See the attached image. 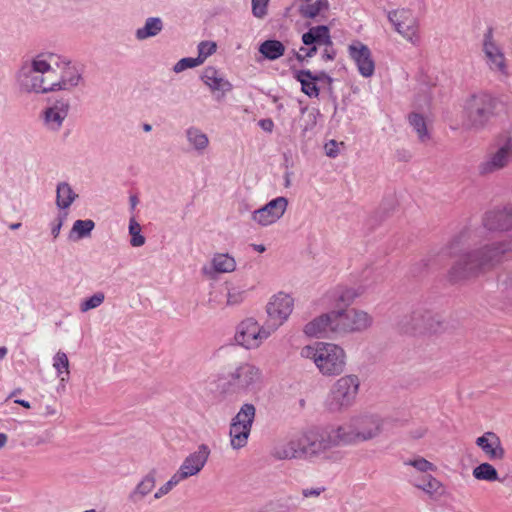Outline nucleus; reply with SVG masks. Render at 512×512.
Listing matches in <instances>:
<instances>
[{
	"instance_id": "nucleus-1",
	"label": "nucleus",
	"mask_w": 512,
	"mask_h": 512,
	"mask_svg": "<svg viewBox=\"0 0 512 512\" xmlns=\"http://www.w3.org/2000/svg\"><path fill=\"white\" fill-rule=\"evenodd\" d=\"M386 419L375 413H362L335 427L340 446L355 445L378 437L383 431Z\"/></svg>"
},
{
	"instance_id": "nucleus-2",
	"label": "nucleus",
	"mask_w": 512,
	"mask_h": 512,
	"mask_svg": "<svg viewBox=\"0 0 512 512\" xmlns=\"http://www.w3.org/2000/svg\"><path fill=\"white\" fill-rule=\"evenodd\" d=\"M300 355L313 361L319 372L324 376H337L345 370L346 353L337 344L317 342L313 345L304 346Z\"/></svg>"
},
{
	"instance_id": "nucleus-3",
	"label": "nucleus",
	"mask_w": 512,
	"mask_h": 512,
	"mask_svg": "<svg viewBox=\"0 0 512 512\" xmlns=\"http://www.w3.org/2000/svg\"><path fill=\"white\" fill-rule=\"evenodd\" d=\"M495 106V99L488 93L471 95L463 106L464 126L472 130L483 129L494 115Z\"/></svg>"
},
{
	"instance_id": "nucleus-4",
	"label": "nucleus",
	"mask_w": 512,
	"mask_h": 512,
	"mask_svg": "<svg viewBox=\"0 0 512 512\" xmlns=\"http://www.w3.org/2000/svg\"><path fill=\"white\" fill-rule=\"evenodd\" d=\"M360 388L357 375L349 374L340 377L332 385L326 402L330 412H342L354 405Z\"/></svg>"
},
{
	"instance_id": "nucleus-5",
	"label": "nucleus",
	"mask_w": 512,
	"mask_h": 512,
	"mask_svg": "<svg viewBox=\"0 0 512 512\" xmlns=\"http://www.w3.org/2000/svg\"><path fill=\"white\" fill-rule=\"evenodd\" d=\"M336 436L335 428L327 431L309 429L300 432L303 459L320 457L328 450L340 446Z\"/></svg>"
},
{
	"instance_id": "nucleus-6",
	"label": "nucleus",
	"mask_w": 512,
	"mask_h": 512,
	"mask_svg": "<svg viewBox=\"0 0 512 512\" xmlns=\"http://www.w3.org/2000/svg\"><path fill=\"white\" fill-rule=\"evenodd\" d=\"M512 164V132L502 138L479 163V175L488 176L508 168Z\"/></svg>"
},
{
	"instance_id": "nucleus-7",
	"label": "nucleus",
	"mask_w": 512,
	"mask_h": 512,
	"mask_svg": "<svg viewBox=\"0 0 512 512\" xmlns=\"http://www.w3.org/2000/svg\"><path fill=\"white\" fill-rule=\"evenodd\" d=\"M274 332L275 327H271L270 323L260 325L250 317L238 324L234 338L245 349H257Z\"/></svg>"
},
{
	"instance_id": "nucleus-8",
	"label": "nucleus",
	"mask_w": 512,
	"mask_h": 512,
	"mask_svg": "<svg viewBox=\"0 0 512 512\" xmlns=\"http://www.w3.org/2000/svg\"><path fill=\"white\" fill-rule=\"evenodd\" d=\"M334 312V335L363 332L373 323L372 316L363 310L353 308L334 310Z\"/></svg>"
},
{
	"instance_id": "nucleus-9",
	"label": "nucleus",
	"mask_w": 512,
	"mask_h": 512,
	"mask_svg": "<svg viewBox=\"0 0 512 512\" xmlns=\"http://www.w3.org/2000/svg\"><path fill=\"white\" fill-rule=\"evenodd\" d=\"M388 20L395 31L413 46L421 42L420 23L414 16L413 11L408 8L394 9L388 12Z\"/></svg>"
},
{
	"instance_id": "nucleus-10",
	"label": "nucleus",
	"mask_w": 512,
	"mask_h": 512,
	"mask_svg": "<svg viewBox=\"0 0 512 512\" xmlns=\"http://www.w3.org/2000/svg\"><path fill=\"white\" fill-rule=\"evenodd\" d=\"M262 380L261 369L249 362L241 363L229 374L230 384L238 391L245 393L258 391Z\"/></svg>"
},
{
	"instance_id": "nucleus-11",
	"label": "nucleus",
	"mask_w": 512,
	"mask_h": 512,
	"mask_svg": "<svg viewBox=\"0 0 512 512\" xmlns=\"http://www.w3.org/2000/svg\"><path fill=\"white\" fill-rule=\"evenodd\" d=\"M47 65L39 56L35 57L31 63L23 65L18 76L21 87L28 92L46 93L47 88L44 85L41 69H45Z\"/></svg>"
},
{
	"instance_id": "nucleus-12",
	"label": "nucleus",
	"mask_w": 512,
	"mask_h": 512,
	"mask_svg": "<svg viewBox=\"0 0 512 512\" xmlns=\"http://www.w3.org/2000/svg\"><path fill=\"white\" fill-rule=\"evenodd\" d=\"M288 199L284 196L276 197L264 206L251 213V220L260 227H268L277 223L285 214Z\"/></svg>"
},
{
	"instance_id": "nucleus-13",
	"label": "nucleus",
	"mask_w": 512,
	"mask_h": 512,
	"mask_svg": "<svg viewBox=\"0 0 512 512\" xmlns=\"http://www.w3.org/2000/svg\"><path fill=\"white\" fill-rule=\"evenodd\" d=\"M294 306L293 298L285 293L274 295L266 306L267 323L275 327V331L288 319Z\"/></svg>"
},
{
	"instance_id": "nucleus-14",
	"label": "nucleus",
	"mask_w": 512,
	"mask_h": 512,
	"mask_svg": "<svg viewBox=\"0 0 512 512\" xmlns=\"http://www.w3.org/2000/svg\"><path fill=\"white\" fill-rule=\"evenodd\" d=\"M483 269L474 251L462 254L449 271V278L453 282H459L478 275Z\"/></svg>"
},
{
	"instance_id": "nucleus-15",
	"label": "nucleus",
	"mask_w": 512,
	"mask_h": 512,
	"mask_svg": "<svg viewBox=\"0 0 512 512\" xmlns=\"http://www.w3.org/2000/svg\"><path fill=\"white\" fill-rule=\"evenodd\" d=\"M200 78L218 102L222 101L226 94L233 89L232 83L225 78L220 70L213 66L204 68Z\"/></svg>"
},
{
	"instance_id": "nucleus-16",
	"label": "nucleus",
	"mask_w": 512,
	"mask_h": 512,
	"mask_svg": "<svg viewBox=\"0 0 512 512\" xmlns=\"http://www.w3.org/2000/svg\"><path fill=\"white\" fill-rule=\"evenodd\" d=\"M210 448L206 444L198 446L197 450L190 453L176 471L179 476L186 480L197 475L205 466L210 456Z\"/></svg>"
},
{
	"instance_id": "nucleus-17",
	"label": "nucleus",
	"mask_w": 512,
	"mask_h": 512,
	"mask_svg": "<svg viewBox=\"0 0 512 512\" xmlns=\"http://www.w3.org/2000/svg\"><path fill=\"white\" fill-rule=\"evenodd\" d=\"M348 53L363 77L368 78L374 74L375 63L371 50L367 45L360 41H355L348 46Z\"/></svg>"
},
{
	"instance_id": "nucleus-18",
	"label": "nucleus",
	"mask_w": 512,
	"mask_h": 512,
	"mask_svg": "<svg viewBox=\"0 0 512 512\" xmlns=\"http://www.w3.org/2000/svg\"><path fill=\"white\" fill-rule=\"evenodd\" d=\"M483 53L490 70L501 75H507V65L504 53L500 47L493 41L491 32L484 36Z\"/></svg>"
},
{
	"instance_id": "nucleus-19",
	"label": "nucleus",
	"mask_w": 512,
	"mask_h": 512,
	"mask_svg": "<svg viewBox=\"0 0 512 512\" xmlns=\"http://www.w3.org/2000/svg\"><path fill=\"white\" fill-rule=\"evenodd\" d=\"M511 250V244L507 241H501L485 245L479 250H475L483 269L490 268L500 263L504 255Z\"/></svg>"
},
{
	"instance_id": "nucleus-20",
	"label": "nucleus",
	"mask_w": 512,
	"mask_h": 512,
	"mask_svg": "<svg viewBox=\"0 0 512 512\" xmlns=\"http://www.w3.org/2000/svg\"><path fill=\"white\" fill-rule=\"evenodd\" d=\"M42 58L44 64H48L45 69H41L43 73L44 85L49 91H59V63H61V56L54 53H47L38 55Z\"/></svg>"
},
{
	"instance_id": "nucleus-21",
	"label": "nucleus",
	"mask_w": 512,
	"mask_h": 512,
	"mask_svg": "<svg viewBox=\"0 0 512 512\" xmlns=\"http://www.w3.org/2000/svg\"><path fill=\"white\" fill-rule=\"evenodd\" d=\"M300 433L279 443L272 449V456L278 460L303 459Z\"/></svg>"
},
{
	"instance_id": "nucleus-22",
	"label": "nucleus",
	"mask_w": 512,
	"mask_h": 512,
	"mask_svg": "<svg viewBox=\"0 0 512 512\" xmlns=\"http://www.w3.org/2000/svg\"><path fill=\"white\" fill-rule=\"evenodd\" d=\"M334 314L333 310L312 319L304 326L303 332L307 336L315 338L327 337L329 333L334 334Z\"/></svg>"
},
{
	"instance_id": "nucleus-23",
	"label": "nucleus",
	"mask_w": 512,
	"mask_h": 512,
	"mask_svg": "<svg viewBox=\"0 0 512 512\" xmlns=\"http://www.w3.org/2000/svg\"><path fill=\"white\" fill-rule=\"evenodd\" d=\"M59 88L60 90H71L78 86L82 80V73L65 57L61 56V63H59Z\"/></svg>"
},
{
	"instance_id": "nucleus-24",
	"label": "nucleus",
	"mask_w": 512,
	"mask_h": 512,
	"mask_svg": "<svg viewBox=\"0 0 512 512\" xmlns=\"http://www.w3.org/2000/svg\"><path fill=\"white\" fill-rule=\"evenodd\" d=\"M156 485V470L152 469L145 474L135 487L129 492L127 499L132 504H139L153 491Z\"/></svg>"
},
{
	"instance_id": "nucleus-25",
	"label": "nucleus",
	"mask_w": 512,
	"mask_h": 512,
	"mask_svg": "<svg viewBox=\"0 0 512 512\" xmlns=\"http://www.w3.org/2000/svg\"><path fill=\"white\" fill-rule=\"evenodd\" d=\"M410 318L416 329L435 331L441 324L440 316L424 307L415 308Z\"/></svg>"
},
{
	"instance_id": "nucleus-26",
	"label": "nucleus",
	"mask_w": 512,
	"mask_h": 512,
	"mask_svg": "<svg viewBox=\"0 0 512 512\" xmlns=\"http://www.w3.org/2000/svg\"><path fill=\"white\" fill-rule=\"evenodd\" d=\"M484 226L490 231H508L512 229L511 216L508 207L486 213Z\"/></svg>"
},
{
	"instance_id": "nucleus-27",
	"label": "nucleus",
	"mask_w": 512,
	"mask_h": 512,
	"mask_svg": "<svg viewBox=\"0 0 512 512\" xmlns=\"http://www.w3.org/2000/svg\"><path fill=\"white\" fill-rule=\"evenodd\" d=\"M69 111V102L67 100L56 101L51 107L47 108L44 114L45 123L51 130H58L67 117Z\"/></svg>"
},
{
	"instance_id": "nucleus-28",
	"label": "nucleus",
	"mask_w": 512,
	"mask_h": 512,
	"mask_svg": "<svg viewBox=\"0 0 512 512\" xmlns=\"http://www.w3.org/2000/svg\"><path fill=\"white\" fill-rule=\"evenodd\" d=\"M476 445L482 449V451L491 460L502 459L504 456V450L501 446L499 437L493 432H486L482 436L476 439Z\"/></svg>"
},
{
	"instance_id": "nucleus-29",
	"label": "nucleus",
	"mask_w": 512,
	"mask_h": 512,
	"mask_svg": "<svg viewBox=\"0 0 512 512\" xmlns=\"http://www.w3.org/2000/svg\"><path fill=\"white\" fill-rule=\"evenodd\" d=\"M185 138L190 148L202 155L209 146V138L200 128L191 126L185 130Z\"/></svg>"
},
{
	"instance_id": "nucleus-30",
	"label": "nucleus",
	"mask_w": 512,
	"mask_h": 512,
	"mask_svg": "<svg viewBox=\"0 0 512 512\" xmlns=\"http://www.w3.org/2000/svg\"><path fill=\"white\" fill-rule=\"evenodd\" d=\"M163 28L164 23L160 17H149L142 27L136 29L135 37L139 41H144L160 34Z\"/></svg>"
},
{
	"instance_id": "nucleus-31",
	"label": "nucleus",
	"mask_w": 512,
	"mask_h": 512,
	"mask_svg": "<svg viewBox=\"0 0 512 512\" xmlns=\"http://www.w3.org/2000/svg\"><path fill=\"white\" fill-rule=\"evenodd\" d=\"M250 433V428L231 421L229 429L231 447L235 450L245 447Z\"/></svg>"
},
{
	"instance_id": "nucleus-32",
	"label": "nucleus",
	"mask_w": 512,
	"mask_h": 512,
	"mask_svg": "<svg viewBox=\"0 0 512 512\" xmlns=\"http://www.w3.org/2000/svg\"><path fill=\"white\" fill-rule=\"evenodd\" d=\"M78 198L71 185L67 182H60L56 188V206L61 210L68 209Z\"/></svg>"
},
{
	"instance_id": "nucleus-33",
	"label": "nucleus",
	"mask_w": 512,
	"mask_h": 512,
	"mask_svg": "<svg viewBox=\"0 0 512 512\" xmlns=\"http://www.w3.org/2000/svg\"><path fill=\"white\" fill-rule=\"evenodd\" d=\"M300 13L305 18H315L323 15L329 9L328 0H303Z\"/></svg>"
},
{
	"instance_id": "nucleus-34",
	"label": "nucleus",
	"mask_w": 512,
	"mask_h": 512,
	"mask_svg": "<svg viewBox=\"0 0 512 512\" xmlns=\"http://www.w3.org/2000/svg\"><path fill=\"white\" fill-rule=\"evenodd\" d=\"M295 78L301 83L302 91L309 97H318L319 89L316 85L317 78L310 70L296 72Z\"/></svg>"
},
{
	"instance_id": "nucleus-35",
	"label": "nucleus",
	"mask_w": 512,
	"mask_h": 512,
	"mask_svg": "<svg viewBox=\"0 0 512 512\" xmlns=\"http://www.w3.org/2000/svg\"><path fill=\"white\" fill-rule=\"evenodd\" d=\"M259 52L269 60H276L284 55L285 46L278 40H266L260 45Z\"/></svg>"
},
{
	"instance_id": "nucleus-36",
	"label": "nucleus",
	"mask_w": 512,
	"mask_h": 512,
	"mask_svg": "<svg viewBox=\"0 0 512 512\" xmlns=\"http://www.w3.org/2000/svg\"><path fill=\"white\" fill-rule=\"evenodd\" d=\"M256 416V408L251 403L243 404L237 414L231 419L235 423L246 426L252 429V425L254 423Z\"/></svg>"
},
{
	"instance_id": "nucleus-37",
	"label": "nucleus",
	"mask_w": 512,
	"mask_h": 512,
	"mask_svg": "<svg viewBox=\"0 0 512 512\" xmlns=\"http://www.w3.org/2000/svg\"><path fill=\"white\" fill-rule=\"evenodd\" d=\"M95 227L94 221L87 220H76L69 233V239L76 241L90 236L92 230Z\"/></svg>"
},
{
	"instance_id": "nucleus-38",
	"label": "nucleus",
	"mask_w": 512,
	"mask_h": 512,
	"mask_svg": "<svg viewBox=\"0 0 512 512\" xmlns=\"http://www.w3.org/2000/svg\"><path fill=\"white\" fill-rule=\"evenodd\" d=\"M212 267L218 273H230L236 269V261L229 254L217 253L212 259Z\"/></svg>"
},
{
	"instance_id": "nucleus-39",
	"label": "nucleus",
	"mask_w": 512,
	"mask_h": 512,
	"mask_svg": "<svg viewBox=\"0 0 512 512\" xmlns=\"http://www.w3.org/2000/svg\"><path fill=\"white\" fill-rule=\"evenodd\" d=\"M409 124L416 132L418 139L421 142H426L430 139L428 127L425 118L418 113H411L408 116Z\"/></svg>"
},
{
	"instance_id": "nucleus-40",
	"label": "nucleus",
	"mask_w": 512,
	"mask_h": 512,
	"mask_svg": "<svg viewBox=\"0 0 512 512\" xmlns=\"http://www.w3.org/2000/svg\"><path fill=\"white\" fill-rule=\"evenodd\" d=\"M297 509L298 503L293 496L279 498L267 505L268 512H295Z\"/></svg>"
},
{
	"instance_id": "nucleus-41",
	"label": "nucleus",
	"mask_w": 512,
	"mask_h": 512,
	"mask_svg": "<svg viewBox=\"0 0 512 512\" xmlns=\"http://www.w3.org/2000/svg\"><path fill=\"white\" fill-rule=\"evenodd\" d=\"M415 486L431 497L442 494V483L432 475L424 476L422 482L416 483Z\"/></svg>"
},
{
	"instance_id": "nucleus-42",
	"label": "nucleus",
	"mask_w": 512,
	"mask_h": 512,
	"mask_svg": "<svg viewBox=\"0 0 512 512\" xmlns=\"http://www.w3.org/2000/svg\"><path fill=\"white\" fill-rule=\"evenodd\" d=\"M473 476L478 480L497 481L498 472L489 463H482L473 469Z\"/></svg>"
},
{
	"instance_id": "nucleus-43",
	"label": "nucleus",
	"mask_w": 512,
	"mask_h": 512,
	"mask_svg": "<svg viewBox=\"0 0 512 512\" xmlns=\"http://www.w3.org/2000/svg\"><path fill=\"white\" fill-rule=\"evenodd\" d=\"M53 367L55 368L57 375L60 377L61 381H65V377L69 375V359L65 352L58 351L53 357Z\"/></svg>"
},
{
	"instance_id": "nucleus-44",
	"label": "nucleus",
	"mask_w": 512,
	"mask_h": 512,
	"mask_svg": "<svg viewBox=\"0 0 512 512\" xmlns=\"http://www.w3.org/2000/svg\"><path fill=\"white\" fill-rule=\"evenodd\" d=\"M227 300L226 305L227 306H236L243 302V300L246 297L247 291L239 286L234 285H228L227 286Z\"/></svg>"
},
{
	"instance_id": "nucleus-45",
	"label": "nucleus",
	"mask_w": 512,
	"mask_h": 512,
	"mask_svg": "<svg viewBox=\"0 0 512 512\" xmlns=\"http://www.w3.org/2000/svg\"><path fill=\"white\" fill-rule=\"evenodd\" d=\"M129 234L131 235V246L140 247L145 244V237L141 234V226L135 218H131L129 221Z\"/></svg>"
},
{
	"instance_id": "nucleus-46",
	"label": "nucleus",
	"mask_w": 512,
	"mask_h": 512,
	"mask_svg": "<svg viewBox=\"0 0 512 512\" xmlns=\"http://www.w3.org/2000/svg\"><path fill=\"white\" fill-rule=\"evenodd\" d=\"M334 293L336 300L345 305L351 304L360 295L354 288L345 287L337 288Z\"/></svg>"
},
{
	"instance_id": "nucleus-47",
	"label": "nucleus",
	"mask_w": 512,
	"mask_h": 512,
	"mask_svg": "<svg viewBox=\"0 0 512 512\" xmlns=\"http://www.w3.org/2000/svg\"><path fill=\"white\" fill-rule=\"evenodd\" d=\"M182 481L184 480L179 476L177 472H175L166 483L157 489L154 494V499H161Z\"/></svg>"
},
{
	"instance_id": "nucleus-48",
	"label": "nucleus",
	"mask_w": 512,
	"mask_h": 512,
	"mask_svg": "<svg viewBox=\"0 0 512 512\" xmlns=\"http://www.w3.org/2000/svg\"><path fill=\"white\" fill-rule=\"evenodd\" d=\"M104 300H105L104 293L103 292H96L91 297L83 300L80 303V306H79L80 311L82 313H86L89 310L95 309V308L99 307L104 302Z\"/></svg>"
},
{
	"instance_id": "nucleus-49",
	"label": "nucleus",
	"mask_w": 512,
	"mask_h": 512,
	"mask_svg": "<svg viewBox=\"0 0 512 512\" xmlns=\"http://www.w3.org/2000/svg\"><path fill=\"white\" fill-rule=\"evenodd\" d=\"M217 45L213 41H202L198 44V62L202 64L209 56L216 52Z\"/></svg>"
},
{
	"instance_id": "nucleus-50",
	"label": "nucleus",
	"mask_w": 512,
	"mask_h": 512,
	"mask_svg": "<svg viewBox=\"0 0 512 512\" xmlns=\"http://www.w3.org/2000/svg\"><path fill=\"white\" fill-rule=\"evenodd\" d=\"M313 36L317 44L331 45L332 41L327 26L320 25L311 28Z\"/></svg>"
},
{
	"instance_id": "nucleus-51",
	"label": "nucleus",
	"mask_w": 512,
	"mask_h": 512,
	"mask_svg": "<svg viewBox=\"0 0 512 512\" xmlns=\"http://www.w3.org/2000/svg\"><path fill=\"white\" fill-rule=\"evenodd\" d=\"M405 464L413 466L418 471L424 473L436 470V466L433 463L429 462L428 460L422 457H417L415 459L409 460L405 462Z\"/></svg>"
},
{
	"instance_id": "nucleus-52",
	"label": "nucleus",
	"mask_w": 512,
	"mask_h": 512,
	"mask_svg": "<svg viewBox=\"0 0 512 512\" xmlns=\"http://www.w3.org/2000/svg\"><path fill=\"white\" fill-rule=\"evenodd\" d=\"M473 235V231L471 230H465L463 232H461L459 235H457L450 243L448 249H449V254H452L456 251V249L460 246V245H464L466 244L472 237Z\"/></svg>"
},
{
	"instance_id": "nucleus-53",
	"label": "nucleus",
	"mask_w": 512,
	"mask_h": 512,
	"mask_svg": "<svg viewBox=\"0 0 512 512\" xmlns=\"http://www.w3.org/2000/svg\"><path fill=\"white\" fill-rule=\"evenodd\" d=\"M201 65L196 58H182L179 60L173 67V71L175 73H180L188 68H194L196 66Z\"/></svg>"
},
{
	"instance_id": "nucleus-54",
	"label": "nucleus",
	"mask_w": 512,
	"mask_h": 512,
	"mask_svg": "<svg viewBox=\"0 0 512 512\" xmlns=\"http://www.w3.org/2000/svg\"><path fill=\"white\" fill-rule=\"evenodd\" d=\"M68 213L66 211L59 213L56 219L51 223V234L56 239L61 231V228L67 219Z\"/></svg>"
},
{
	"instance_id": "nucleus-55",
	"label": "nucleus",
	"mask_w": 512,
	"mask_h": 512,
	"mask_svg": "<svg viewBox=\"0 0 512 512\" xmlns=\"http://www.w3.org/2000/svg\"><path fill=\"white\" fill-rule=\"evenodd\" d=\"M269 0H252V13L257 18H263L267 13Z\"/></svg>"
},
{
	"instance_id": "nucleus-56",
	"label": "nucleus",
	"mask_w": 512,
	"mask_h": 512,
	"mask_svg": "<svg viewBox=\"0 0 512 512\" xmlns=\"http://www.w3.org/2000/svg\"><path fill=\"white\" fill-rule=\"evenodd\" d=\"M325 491V487L318 486L312 488H304L301 493L304 498H317Z\"/></svg>"
},
{
	"instance_id": "nucleus-57",
	"label": "nucleus",
	"mask_w": 512,
	"mask_h": 512,
	"mask_svg": "<svg viewBox=\"0 0 512 512\" xmlns=\"http://www.w3.org/2000/svg\"><path fill=\"white\" fill-rule=\"evenodd\" d=\"M324 149L328 157L335 158L339 154L338 143L335 140H330L326 143Z\"/></svg>"
},
{
	"instance_id": "nucleus-58",
	"label": "nucleus",
	"mask_w": 512,
	"mask_h": 512,
	"mask_svg": "<svg viewBox=\"0 0 512 512\" xmlns=\"http://www.w3.org/2000/svg\"><path fill=\"white\" fill-rule=\"evenodd\" d=\"M302 41L305 45H312V44L316 43L311 28L309 29L308 32L303 34Z\"/></svg>"
},
{
	"instance_id": "nucleus-59",
	"label": "nucleus",
	"mask_w": 512,
	"mask_h": 512,
	"mask_svg": "<svg viewBox=\"0 0 512 512\" xmlns=\"http://www.w3.org/2000/svg\"><path fill=\"white\" fill-rule=\"evenodd\" d=\"M259 125L265 131L271 132L273 129V122L270 119H263L259 121Z\"/></svg>"
},
{
	"instance_id": "nucleus-60",
	"label": "nucleus",
	"mask_w": 512,
	"mask_h": 512,
	"mask_svg": "<svg viewBox=\"0 0 512 512\" xmlns=\"http://www.w3.org/2000/svg\"><path fill=\"white\" fill-rule=\"evenodd\" d=\"M314 77L317 78V81H326L328 83L332 82V79L329 75H327L325 72H320L318 74H314Z\"/></svg>"
},
{
	"instance_id": "nucleus-61",
	"label": "nucleus",
	"mask_w": 512,
	"mask_h": 512,
	"mask_svg": "<svg viewBox=\"0 0 512 512\" xmlns=\"http://www.w3.org/2000/svg\"><path fill=\"white\" fill-rule=\"evenodd\" d=\"M300 51L305 53V57H312L317 52V48L316 46L309 49L301 48Z\"/></svg>"
},
{
	"instance_id": "nucleus-62",
	"label": "nucleus",
	"mask_w": 512,
	"mask_h": 512,
	"mask_svg": "<svg viewBox=\"0 0 512 512\" xmlns=\"http://www.w3.org/2000/svg\"><path fill=\"white\" fill-rule=\"evenodd\" d=\"M425 433H426V429H424V428H420V429H418L417 431L413 432V433H412V436H413L414 438H421V437H423V436H424V434H425Z\"/></svg>"
},
{
	"instance_id": "nucleus-63",
	"label": "nucleus",
	"mask_w": 512,
	"mask_h": 512,
	"mask_svg": "<svg viewBox=\"0 0 512 512\" xmlns=\"http://www.w3.org/2000/svg\"><path fill=\"white\" fill-rule=\"evenodd\" d=\"M15 403L19 404V405H21V406H23L24 408H27V409H29L31 407L30 403L28 401H26V400L16 399Z\"/></svg>"
},
{
	"instance_id": "nucleus-64",
	"label": "nucleus",
	"mask_w": 512,
	"mask_h": 512,
	"mask_svg": "<svg viewBox=\"0 0 512 512\" xmlns=\"http://www.w3.org/2000/svg\"><path fill=\"white\" fill-rule=\"evenodd\" d=\"M253 248L259 253H263L266 250L263 244H253Z\"/></svg>"
}]
</instances>
